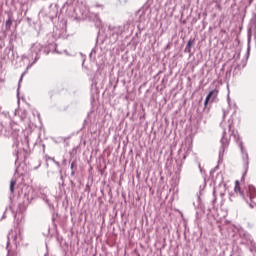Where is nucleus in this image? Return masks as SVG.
I'll list each match as a JSON object with an SVG mask.
<instances>
[{
    "label": "nucleus",
    "mask_w": 256,
    "mask_h": 256,
    "mask_svg": "<svg viewBox=\"0 0 256 256\" xmlns=\"http://www.w3.org/2000/svg\"><path fill=\"white\" fill-rule=\"evenodd\" d=\"M217 95H219V90L210 91L205 99V102H204L205 107H207V105H209L210 99H212V101H215V99H217Z\"/></svg>",
    "instance_id": "nucleus-1"
},
{
    "label": "nucleus",
    "mask_w": 256,
    "mask_h": 256,
    "mask_svg": "<svg viewBox=\"0 0 256 256\" xmlns=\"http://www.w3.org/2000/svg\"><path fill=\"white\" fill-rule=\"evenodd\" d=\"M246 195L249 197L251 203H253V199L256 197V188L253 185L248 186V189L246 190Z\"/></svg>",
    "instance_id": "nucleus-2"
},
{
    "label": "nucleus",
    "mask_w": 256,
    "mask_h": 256,
    "mask_svg": "<svg viewBox=\"0 0 256 256\" xmlns=\"http://www.w3.org/2000/svg\"><path fill=\"white\" fill-rule=\"evenodd\" d=\"M234 193L240 195V197H245V194H243V191L241 190V182H239V180L235 181Z\"/></svg>",
    "instance_id": "nucleus-3"
},
{
    "label": "nucleus",
    "mask_w": 256,
    "mask_h": 256,
    "mask_svg": "<svg viewBox=\"0 0 256 256\" xmlns=\"http://www.w3.org/2000/svg\"><path fill=\"white\" fill-rule=\"evenodd\" d=\"M193 45H195V39H190L186 45L185 51L191 53V47H193Z\"/></svg>",
    "instance_id": "nucleus-4"
},
{
    "label": "nucleus",
    "mask_w": 256,
    "mask_h": 256,
    "mask_svg": "<svg viewBox=\"0 0 256 256\" xmlns=\"http://www.w3.org/2000/svg\"><path fill=\"white\" fill-rule=\"evenodd\" d=\"M33 51H35L36 53L38 52H41L43 51V45L39 44V43H36L33 45L32 47Z\"/></svg>",
    "instance_id": "nucleus-5"
},
{
    "label": "nucleus",
    "mask_w": 256,
    "mask_h": 256,
    "mask_svg": "<svg viewBox=\"0 0 256 256\" xmlns=\"http://www.w3.org/2000/svg\"><path fill=\"white\" fill-rule=\"evenodd\" d=\"M15 185H17V180L10 181V192L15 193Z\"/></svg>",
    "instance_id": "nucleus-6"
},
{
    "label": "nucleus",
    "mask_w": 256,
    "mask_h": 256,
    "mask_svg": "<svg viewBox=\"0 0 256 256\" xmlns=\"http://www.w3.org/2000/svg\"><path fill=\"white\" fill-rule=\"evenodd\" d=\"M6 29L7 31H9L11 29V25H13V20H11V18H8V20H6Z\"/></svg>",
    "instance_id": "nucleus-7"
},
{
    "label": "nucleus",
    "mask_w": 256,
    "mask_h": 256,
    "mask_svg": "<svg viewBox=\"0 0 256 256\" xmlns=\"http://www.w3.org/2000/svg\"><path fill=\"white\" fill-rule=\"evenodd\" d=\"M73 167H75V162L71 163V169L73 170Z\"/></svg>",
    "instance_id": "nucleus-8"
},
{
    "label": "nucleus",
    "mask_w": 256,
    "mask_h": 256,
    "mask_svg": "<svg viewBox=\"0 0 256 256\" xmlns=\"http://www.w3.org/2000/svg\"><path fill=\"white\" fill-rule=\"evenodd\" d=\"M243 199L246 201V203H249V200H247V197H243Z\"/></svg>",
    "instance_id": "nucleus-9"
},
{
    "label": "nucleus",
    "mask_w": 256,
    "mask_h": 256,
    "mask_svg": "<svg viewBox=\"0 0 256 256\" xmlns=\"http://www.w3.org/2000/svg\"><path fill=\"white\" fill-rule=\"evenodd\" d=\"M250 207H251V209H253V207H254L253 204H250Z\"/></svg>",
    "instance_id": "nucleus-10"
},
{
    "label": "nucleus",
    "mask_w": 256,
    "mask_h": 256,
    "mask_svg": "<svg viewBox=\"0 0 256 256\" xmlns=\"http://www.w3.org/2000/svg\"><path fill=\"white\" fill-rule=\"evenodd\" d=\"M72 175H75V171H72Z\"/></svg>",
    "instance_id": "nucleus-11"
}]
</instances>
